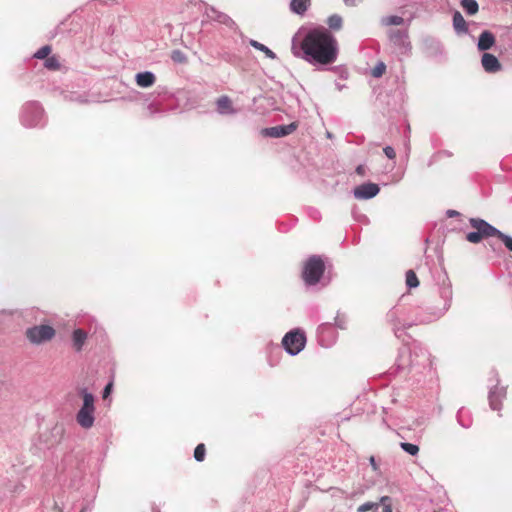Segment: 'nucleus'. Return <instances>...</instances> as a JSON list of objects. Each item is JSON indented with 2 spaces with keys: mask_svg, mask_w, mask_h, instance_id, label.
I'll use <instances>...</instances> for the list:
<instances>
[{
  "mask_svg": "<svg viewBox=\"0 0 512 512\" xmlns=\"http://www.w3.org/2000/svg\"><path fill=\"white\" fill-rule=\"evenodd\" d=\"M291 51L312 65H328L337 59L338 43L328 29L319 27L309 30L301 40L294 37Z\"/></svg>",
  "mask_w": 512,
  "mask_h": 512,
  "instance_id": "f257e3e1",
  "label": "nucleus"
},
{
  "mask_svg": "<svg viewBox=\"0 0 512 512\" xmlns=\"http://www.w3.org/2000/svg\"><path fill=\"white\" fill-rule=\"evenodd\" d=\"M80 394L83 397V405L76 415L77 423L84 429H89L93 426L95 417L94 396L88 392L87 389L82 388Z\"/></svg>",
  "mask_w": 512,
  "mask_h": 512,
  "instance_id": "f03ea898",
  "label": "nucleus"
},
{
  "mask_svg": "<svg viewBox=\"0 0 512 512\" xmlns=\"http://www.w3.org/2000/svg\"><path fill=\"white\" fill-rule=\"evenodd\" d=\"M325 270V264L322 258L318 255L310 256L304 264L302 277L306 285H316Z\"/></svg>",
  "mask_w": 512,
  "mask_h": 512,
  "instance_id": "7ed1b4c3",
  "label": "nucleus"
},
{
  "mask_svg": "<svg viewBox=\"0 0 512 512\" xmlns=\"http://www.w3.org/2000/svg\"><path fill=\"white\" fill-rule=\"evenodd\" d=\"M469 223L475 231L466 235L467 241L470 243H479L483 238L496 237L499 230L480 218H470Z\"/></svg>",
  "mask_w": 512,
  "mask_h": 512,
  "instance_id": "20e7f679",
  "label": "nucleus"
},
{
  "mask_svg": "<svg viewBox=\"0 0 512 512\" xmlns=\"http://www.w3.org/2000/svg\"><path fill=\"white\" fill-rule=\"evenodd\" d=\"M44 111L38 102H27L22 107L20 120L25 127H36L42 123Z\"/></svg>",
  "mask_w": 512,
  "mask_h": 512,
  "instance_id": "39448f33",
  "label": "nucleus"
},
{
  "mask_svg": "<svg viewBox=\"0 0 512 512\" xmlns=\"http://www.w3.org/2000/svg\"><path fill=\"white\" fill-rule=\"evenodd\" d=\"M306 343L304 332L299 329L288 332L282 339L283 347L286 352L292 356L300 353Z\"/></svg>",
  "mask_w": 512,
  "mask_h": 512,
  "instance_id": "423d86ee",
  "label": "nucleus"
},
{
  "mask_svg": "<svg viewBox=\"0 0 512 512\" xmlns=\"http://www.w3.org/2000/svg\"><path fill=\"white\" fill-rule=\"evenodd\" d=\"M388 37L395 53L399 55H405L410 52L411 43L409 41L408 32L406 30L391 29L388 32Z\"/></svg>",
  "mask_w": 512,
  "mask_h": 512,
  "instance_id": "0eeeda50",
  "label": "nucleus"
},
{
  "mask_svg": "<svg viewBox=\"0 0 512 512\" xmlns=\"http://www.w3.org/2000/svg\"><path fill=\"white\" fill-rule=\"evenodd\" d=\"M55 336V330L50 325H38L26 330V337L32 344H41L51 340Z\"/></svg>",
  "mask_w": 512,
  "mask_h": 512,
  "instance_id": "6e6552de",
  "label": "nucleus"
},
{
  "mask_svg": "<svg viewBox=\"0 0 512 512\" xmlns=\"http://www.w3.org/2000/svg\"><path fill=\"white\" fill-rule=\"evenodd\" d=\"M201 10H203L204 16L208 21H215L220 24L227 26L228 28H234L236 26L233 19L227 14L218 11L215 7L209 6L208 4L201 2Z\"/></svg>",
  "mask_w": 512,
  "mask_h": 512,
  "instance_id": "1a4fd4ad",
  "label": "nucleus"
},
{
  "mask_svg": "<svg viewBox=\"0 0 512 512\" xmlns=\"http://www.w3.org/2000/svg\"><path fill=\"white\" fill-rule=\"evenodd\" d=\"M297 127V123L292 122L288 125H278L274 127L264 128L262 129L261 133L266 137L280 138L292 134L297 129Z\"/></svg>",
  "mask_w": 512,
  "mask_h": 512,
  "instance_id": "9d476101",
  "label": "nucleus"
},
{
  "mask_svg": "<svg viewBox=\"0 0 512 512\" xmlns=\"http://www.w3.org/2000/svg\"><path fill=\"white\" fill-rule=\"evenodd\" d=\"M380 191L377 184L372 182L363 183L353 190V196L358 200H368L375 197Z\"/></svg>",
  "mask_w": 512,
  "mask_h": 512,
  "instance_id": "9b49d317",
  "label": "nucleus"
},
{
  "mask_svg": "<svg viewBox=\"0 0 512 512\" xmlns=\"http://www.w3.org/2000/svg\"><path fill=\"white\" fill-rule=\"evenodd\" d=\"M495 382L496 385L489 391V405L492 410H500L501 401L506 397V388L498 386L499 379L497 373H495Z\"/></svg>",
  "mask_w": 512,
  "mask_h": 512,
  "instance_id": "f8f14e48",
  "label": "nucleus"
},
{
  "mask_svg": "<svg viewBox=\"0 0 512 512\" xmlns=\"http://www.w3.org/2000/svg\"><path fill=\"white\" fill-rule=\"evenodd\" d=\"M412 352L407 347H403L399 350L398 358L396 360L397 371H409L415 366L414 360L412 359Z\"/></svg>",
  "mask_w": 512,
  "mask_h": 512,
  "instance_id": "ddd939ff",
  "label": "nucleus"
},
{
  "mask_svg": "<svg viewBox=\"0 0 512 512\" xmlns=\"http://www.w3.org/2000/svg\"><path fill=\"white\" fill-rule=\"evenodd\" d=\"M441 297L444 300L443 307L439 309L437 312L433 313L432 316L425 319L427 322H432L436 319H439L441 316L444 315V313L450 308L451 300H452V290L448 287H443L441 290Z\"/></svg>",
  "mask_w": 512,
  "mask_h": 512,
  "instance_id": "4468645a",
  "label": "nucleus"
},
{
  "mask_svg": "<svg viewBox=\"0 0 512 512\" xmlns=\"http://www.w3.org/2000/svg\"><path fill=\"white\" fill-rule=\"evenodd\" d=\"M484 70L488 73H495L501 70V64L496 56L490 53H484L481 58Z\"/></svg>",
  "mask_w": 512,
  "mask_h": 512,
  "instance_id": "2eb2a0df",
  "label": "nucleus"
},
{
  "mask_svg": "<svg viewBox=\"0 0 512 512\" xmlns=\"http://www.w3.org/2000/svg\"><path fill=\"white\" fill-rule=\"evenodd\" d=\"M496 39L492 32L484 30L478 39L477 48L480 51H487L495 45Z\"/></svg>",
  "mask_w": 512,
  "mask_h": 512,
  "instance_id": "dca6fc26",
  "label": "nucleus"
},
{
  "mask_svg": "<svg viewBox=\"0 0 512 512\" xmlns=\"http://www.w3.org/2000/svg\"><path fill=\"white\" fill-rule=\"evenodd\" d=\"M135 82L141 88H148L155 84L156 76L150 71L139 72L135 75Z\"/></svg>",
  "mask_w": 512,
  "mask_h": 512,
  "instance_id": "f3484780",
  "label": "nucleus"
},
{
  "mask_svg": "<svg viewBox=\"0 0 512 512\" xmlns=\"http://www.w3.org/2000/svg\"><path fill=\"white\" fill-rule=\"evenodd\" d=\"M216 106L218 113L222 115L234 114L236 112L232 107V101L228 96H221L217 100Z\"/></svg>",
  "mask_w": 512,
  "mask_h": 512,
  "instance_id": "a211bd4d",
  "label": "nucleus"
},
{
  "mask_svg": "<svg viewBox=\"0 0 512 512\" xmlns=\"http://www.w3.org/2000/svg\"><path fill=\"white\" fill-rule=\"evenodd\" d=\"M453 28L457 34L468 32L467 23L459 11H455L453 14Z\"/></svg>",
  "mask_w": 512,
  "mask_h": 512,
  "instance_id": "6ab92c4d",
  "label": "nucleus"
},
{
  "mask_svg": "<svg viewBox=\"0 0 512 512\" xmlns=\"http://www.w3.org/2000/svg\"><path fill=\"white\" fill-rule=\"evenodd\" d=\"M87 339V333L83 331L82 329H76L73 332L72 340H73V346L76 351H81L83 348V345Z\"/></svg>",
  "mask_w": 512,
  "mask_h": 512,
  "instance_id": "aec40b11",
  "label": "nucleus"
},
{
  "mask_svg": "<svg viewBox=\"0 0 512 512\" xmlns=\"http://www.w3.org/2000/svg\"><path fill=\"white\" fill-rule=\"evenodd\" d=\"M310 0H292L290 3V9L299 15H303L309 5Z\"/></svg>",
  "mask_w": 512,
  "mask_h": 512,
  "instance_id": "412c9836",
  "label": "nucleus"
},
{
  "mask_svg": "<svg viewBox=\"0 0 512 512\" xmlns=\"http://www.w3.org/2000/svg\"><path fill=\"white\" fill-rule=\"evenodd\" d=\"M457 420H458V423L463 427V428H469L472 424V420L470 418V415H469V412L464 409V408H461L458 413H457Z\"/></svg>",
  "mask_w": 512,
  "mask_h": 512,
  "instance_id": "4be33fe9",
  "label": "nucleus"
},
{
  "mask_svg": "<svg viewBox=\"0 0 512 512\" xmlns=\"http://www.w3.org/2000/svg\"><path fill=\"white\" fill-rule=\"evenodd\" d=\"M249 43L255 49L263 52L266 55V57H268L270 59H276V54L271 49H269L267 46H265L264 44H262L256 40H253V39H251Z\"/></svg>",
  "mask_w": 512,
  "mask_h": 512,
  "instance_id": "5701e85b",
  "label": "nucleus"
},
{
  "mask_svg": "<svg viewBox=\"0 0 512 512\" xmlns=\"http://www.w3.org/2000/svg\"><path fill=\"white\" fill-rule=\"evenodd\" d=\"M461 5L469 15H474L478 12L479 6L476 0H462Z\"/></svg>",
  "mask_w": 512,
  "mask_h": 512,
  "instance_id": "b1692460",
  "label": "nucleus"
},
{
  "mask_svg": "<svg viewBox=\"0 0 512 512\" xmlns=\"http://www.w3.org/2000/svg\"><path fill=\"white\" fill-rule=\"evenodd\" d=\"M404 23V19L400 16L391 15V16H385L381 19V24L383 26H391V25H402Z\"/></svg>",
  "mask_w": 512,
  "mask_h": 512,
  "instance_id": "393cba45",
  "label": "nucleus"
},
{
  "mask_svg": "<svg viewBox=\"0 0 512 512\" xmlns=\"http://www.w3.org/2000/svg\"><path fill=\"white\" fill-rule=\"evenodd\" d=\"M381 504L379 502H365L357 508V512H379Z\"/></svg>",
  "mask_w": 512,
  "mask_h": 512,
  "instance_id": "a878e982",
  "label": "nucleus"
},
{
  "mask_svg": "<svg viewBox=\"0 0 512 512\" xmlns=\"http://www.w3.org/2000/svg\"><path fill=\"white\" fill-rule=\"evenodd\" d=\"M342 17L338 14H333L327 19V25L330 29L339 30L342 27Z\"/></svg>",
  "mask_w": 512,
  "mask_h": 512,
  "instance_id": "bb28decb",
  "label": "nucleus"
},
{
  "mask_svg": "<svg viewBox=\"0 0 512 512\" xmlns=\"http://www.w3.org/2000/svg\"><path fill=\"white\" fill-rule=\"evenodd\" d=\"M406 285L409 288H416L419 286V280L413 270H408L406 272Z\"/></svg>",
  "mask_w": 512,
  "mask_h": 512,
  "instance_id": "cd10ccee",
  "label": "nucleus"
},
{
  "mask_svg": "<svg viewBox=\"0 0 512 512\" xmlns=\"http://www.w3.org/2000/svg\"><path fill=\"white\" fill-rule=\"evenodd\" d=\"M424 44L427 48L432 49L435 54L438 52H441L442 45L438 40H436L434 38H426L424 40Z\"/></svg>",
  "mask_w": 512,
  "mask_h": 512,
  "instance_id": "c85d7f7f",
  "label": "nucleus"
},
{
  "mask_svg": "<svg viewBox=\"0 0 512 512\" xmlns=\"http://www.w3.org/2000/svg\"><path fill=\"white\" fill-rule=\"evenodd\" d=\"M400 447L409 455L415 456L419 452V447L416 444L402 442L400 443Z\"/></svg>",
  "mask_w": 512,
  "mask_h": 512,
  "instance_id": "c756f323",
  "label": "nucleus"
},
{
  "mask_svg": "<svg viewBox=\"0 0 512 512\" xmlns=\"http://www.w3.org/2000/svg\"><path fill=\"white\" fill-rule=\"evenodd\" d=\"M379 503L381 512H392V500L389 496L381 497Z\"/></svg>",
  "mask_w": 512,
  "mask_h": 512,
  "instance_id": "7c9ffc66",
  "label": "nucleus"
},
{
  "mask_svg": "<svg viewBox=\"0 0 512 512\" xmlns=\"http://www.w3.org/2000/svg\"><path fill=\"white\" fill-rule=\"evenodd\" d=\"M206 448L204 444H198L194 450V458L196 461L201 462L205 458Z\"/></svg>",
  "mask_w": 512,
  "mask_h": 512,
  "instance_id": "2f4dec72",
  "label": "nucleus"
},
{
  "mask_svg": "<svg viewBox=\"0 0 512 512\" xmlns=\"http://www.w3.org/2000/svg\"><path fill=\"white\" fill-rule=\"evenodd\" d=\"M51 52V47L49 45L42 46L37 52H35L34 57L37 59H47L48 55Z\"/></svg>",
  "mask_w": 512,
  "mask_h": 512,
  "instance_id": "473e14b6",
  "label": "nucleus"
},
{
  "mask_svg": "<svg viewBox=\"0 0 512 512\" xmlns=\"http://www.w3.org/2000/svg\"><path fill=\"white\" fill-rule=\"evenodd\" d=\"M44 65L49 70H57L60 67V63L55 56L48 57Z\"/></svg>",
  "mask_w": 512,
  "mask_h": 512,
  "instance_id": "72a5a7b5",
  "label": "nucleus"
},
{
  "mask_svg": "<svg viewBox=\"0 0 512 512\" xmlns=\"http://www.w3.org/2000/svg\"><path fill=\"white\" fill-rule=\"evenodd\" d=\"M385 70H386V65L383 62H379L371 70V75L375 78H379L384 74Z\"/></svg>",
  "mask_w": 512,
  "mask_h": 512,
  "instance_id": "f704fd0d",
  "label": "nucleus"
},
{
  "mask_svg": "<svg viewBox=\"0 0 512 512\" xmlns=\"http://www.w3.org/2000/svg\"><path fill=\"white\" fill-rule=\"evenodd\" d=\"M502 242L503 244L505 245V247L512 252V237L509 236V235H506L504 233H502L500 230H499V233L497 234V236Z\"/></svg>",
  "mask_w": 512,
  "mask_h": 512,
  "instance_id": "c9c22d12",
  "label": "nucleus"
},
{
  "mask_svg": "<svg viewBox=\"0 0 512 512\" xmlns=\"http://www.w3.org/2000/svg\"><path fill=\"white\" fill-rule=\"evenodd\" d=\"M396 311L392 310L388 313V319L389 321L393 322L394 323V332H395V335L398 336V331L400 330V328H398L396 326Z\"/></svg>",
  "mask_w": 512,
  "mask_h": 512,
  "instance_id": "e433bc0d",
  "label": "nucleus"
},
{
  "mask_svg": "<svg viewBox=\"0 0 512 512\" xmlns=\"http://www.w3.org/2000/svg\"><path fill=\"white\" fill-rule=\"evenodd\" d=\"M383 152L386 155V157L389 159H395V157H396V152H395L394 148L391 146L384 147Z\"/></svg>",
  "mask_w": 512,
  "mask_h": 512,
  "instance_id": "4c0bfd02",
  "label": "nucleus"
},
{
  "mask_svg": "<svg viewBox=\"0 0 512 512\" xmlns=\"http://www.w3.org/2000/svg\"><path fill=\"white\" fill-rule=\"evenodd\" d=\"M113 383L109 382L103 390V398H106L112 391Z\"/></svg>",
  "mask_w": 512,
  "mask_h": 512,
  "instance_id": "58836bf2",
  "label": "nucleus"
},
{
  "mask_svg": "<svg viewBox=\"0 0 512 512\" xmlns=\"http://www.w3.org/2000/svg\"><path fill=\"white\" fill-rule=\"evenodd\" d=\"M172 58L175 61H181L182 58H183V55H182V53L180 51H174Z\"/></svg>",
  "mask_w": 512,
  "mask_h": 512,
  "instance_id": "ea45409f",
  "label": "nucleus"
},
{
  "mask_svg": "<svg viewBox=\"0 0 512 512\" xmlns=\"http://www.w3.org/2000/svg\"><path fill=\"white\" fill-rule=\"evenodd\" d=\"M347 6H356L361 0H343Z\"/></svg>",
  "mask_w": 512,
  "mask_h": 512,
  "instance_id": "a19ab883",
  "label": "nucleus"
},
{
  "mask_svg": "<svg viewBox=\"0 0 512 512\" xmlns=\"http://www.w3.org/2000/svg\"><path fill=\"white\" fill-rule=\"evenodd\" d=\"M369 462H370L371 466L373 467V470L376 471L378 469V466H377L375 458L373 456L370 457Z\"/></svg>",
  "mask_w": 512,
  "mask_h": 512,
  "instance_id": "79ce46f5",
  "label": "nucleus"
},
{
  "mask_svg": "<svg viewBox=\"0 0 512 512\" xmlns=\"http://www.w3.org/2000/svg\"><path fill=\"white\" fill-rule=\"evenodd\" d=\"M335 325L341 329L344 328V323L342 321H340L338 317L335 318Z\"/></svg>",
  "mask_w": 512,
  "mask_h": 512,
  "instance_id": "37998d69",
  "label": "nucleus"
},
{
  "mask_svg": "<svg viewBox=\"0 0 512 512\" xmlns=\"http://www.w3.org/2000/svg\"><path fill=\"white\" fill-rule=\"evenodd\" d=\"M356 172L360 175H363L364 174V167L362 165H359L357 168H356Z\"/></svg>",
  "mask_w": 512,
  "mask_h": 512,
  "instance_id": "c03bdc74",
  "label": "nucleus"
},
{
  "mask_svg": "<svg viewBox=\"0 0 512 512\" xmlns=\"http://www.w3.org/2000/svg\"><path fill=\"white\" fill-rule=\"evenodd\" d=\"M447 214H448V216H449V217H452V216L457 215V214H458V212H457V211H455V210H448V211H447Z\"/></svg>",
  "mask_w": 512,
  "mask_h": 512,
  "instance_id": "a18cd8bd",
  "label": "nucleus"
},
{
  "mask_svg": "<svg viewBox=\"0 0 512 512\" xmlns=\"http://www.w3.org/2000/svg\"><path fill=\"white\" fill-rule=\"evenodd\" d=\"M327 326H328V324H322V325L319 327V329H324V328H326Z\"/></svg>",
  "mask_w": 512,
  "mask_h": 512,
  "instance_id": "49530a36",
  "label": "nucleus"
},
{
  "mask_svg": "<svg viewBox=\"0 0 512 512\" xmlns=\"http://www.w3.org/2000/svg\"><path fill=\"white\" fill-rule=\"evenodd\" d=\"M80 512H86V508L81 509Z\"/></svg>",
  "mask_w": 512,
  "mask_h": 512,
  "instance_id": "de8ad7c7",
  "label": "nucleus"
}]
</instances>
